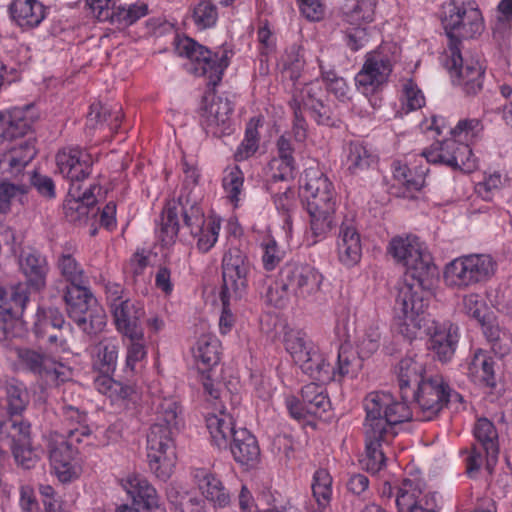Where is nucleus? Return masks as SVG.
<instances>
[{
    "label": "nucleus",
    "instance_id": "obj_1",
    "mask_svg": "<svg viewBox=\"0 0 512 512\" xmlns=\"http://www.w3.org/2000/svg\"><path fill=\"white\" fill-rule=\"evenodd\" d=\"M392 257L406 267L411 283H404L395 299L394 311L405 319L407 330L421 328L428 308L429 296L438 279V269L431 254L416 236L394 237L388 246Z\"/></svg>",
    "mask_w": 512,
    "mask_h": 512
},
{
    "label": "nucleus",
    "instance_id": "obj_2",
    "mask_svg": "<svg viewBox=\"0 0 512 512\" xmlns=\"http://www.w3.org/2000/svg\"><path fill=\"white\" fill-rule=\"evenodd\" d=\"M92 166L91 156L79 149H70L66 159V180L69 190L66 195V221L74 226H85L99 213L96 207L97 198L94 190L99 187L89 185L83 189V181L90 175Z\"/></svg>",
    "mask_w": 512,
    "mask_h": 512
},
{
    "label": "nucleus",
    "instance_id": "obj_3",
    "mask_svg": "<svg viewBox=\"0 0 512 512\" xmlns=\"http://www.w3.org/2000/svg\"><path fill=\"white\" fill-rule=\"evenodd\" d=\"M180 407L172 399H164L157 408V422L147 434V459L157 478L167 480L175 464L173 430L179 423Z\"/></svg>",
    "mask_w": 512,
    "mask_h": 512
},
{
    "label": "nucleus",
    "instance_id": "obj_4",
    "mask_svg": "<svg viewBox=\"0 0 512 512\" xmlns=\"http://www.w3.org/2000/svg\"><path fill=\"white\" fill-rule=\"evenodd\" d=\"M441 22L448 38L451 53L449 67L462 62L461 45L484 30L482 14L473 0H449L442 5Z\"/></svg>",
    "mask_w": 512,
    "mask_h": 512
},
{
    "label": "nucleus",
    "instance_id": "obj_5",
    "mask_svg": "<svg viewBox=\"0 0 512 512\" xmlns=\"http://www.w3.org/2000/svg\"><path fill=\"white\" fill-rule=\"evenodd\" d=\"M303 188L307 193V211L310 215L311 231L316 237L324 236L333 226L335 200L332 183L322 173L313 177L306 174Z\"/></svg>",
    "mask_w": 512,
    "mask_h": 512
},
{
    "label": "nucleus",
    "instance_id": "obj_6",
    "mask_svg": "<svg viewBox=\"0 0 512 512\" xmlns=\"http://www.w3.org/2000/svg\"><path fill=\"white\" fill-rule=\"evenodd\" d=\"M88 281L81 280V273L73 278V284L66 286V314L85 334L91 336L101 332L106 325L104 314H93L91 307L96 303L87 287Z\"/></svg>",
    "mask_w": 512,
    "mask_h": 512
},
{
    "label": "nucleus",
    "instance_id": "obj_7",
    "mask_svg": "<svg viewBox=\"0 0 512 512\" xmlns=\"http://www.w3.org/2000/svg\"><path fill=\"white\" fill-rule=\"evenodd\" d=\"M252 268L247 253L239 247H230L224 253L221 263L223 284L220 299L225 312L232 301L238 302L245 295Z\"/></svg>",
    "mask_w": 512,
    "mask_h": 512
},
{
    "label": "nucleus",
    "instance_id": "obj_8",
    "mask_svg": "<svg viewBox=\"0 0 512 512\" xmlns=\"http://www.w3.org/2000/svg\"><path fill=\"white\" fill-rule=\"evenodd\" d=\"M175 51L179 56L186 57L191 61V72L207 77L208 86L218 85L228 66V58L225 54L219 57L190 37L177 39Z\"/></svg>",
    "mask_w": 512,
    "mask_h": 512
},
{
    "label": "nucleus",
    "instance_id": "obj_9",
    "mask_svg": "<svg viewBox=\"0 0 512 512\" xmlns=\"http://www.w3.org/2000/svg\"><path fill=\"white\" fill-rule=\"evenodd\" d=\"M495 271V263L489 255L463 256L450 262L444 272L446 282L455 286H469L487 280Z\"/></svg>",
    "mask_w": 512,
    "mask_h": 512
},
{
    "label": "nucleus",
    "instance_id": "obj_10",
    "mask_svg": "<svg viewBox=\"0 0 512 512\" xmlns=\"http://www.w3.org/2000/svg\"><path fill=\"white\" fill-rule=\"evenodd\" d=\"M410 400L419 408V420L430 421L451 402V389L442 376H430L419 383Z\"/></svg>",
    "mask_w": 512,
    "mask_h": 512
},
{
    "label": "nucleus",
    "instance_id": "obj_11",
    "mask_svg": "<svg viewBox=\"0 0 512 512\" xmlns=\"http://www.w3.org/2000/svg\"><path fill=\"white\" fill-rule=\"evenodd\" d=\"M425 309V320L422 322L421 328H412L407 330L405 319L400 313L396 315L397 318L402 321L400 323V332L409 338L417 337L418 333L423 329L428 335H430L428 341V349L431 350L435 356L441 362H448L451 360L455 353L456 345L458 343V327L453 324H449L448 327H438L433 323V326H427L429 319Z\"/></svg>",
    "mask_w": 512,
    "mask_h": 512
},
{
    "label": "nucleus",
    "instance_id": "obj_12",
    "mask_svg": "<svg viewBox=\"0 0 512 512\" xmlns=\"http://www.w3.org/2000/svg\"><path fill=\"white\" fill-rule=\"evenodd\" d=\"M322 276L308 264L288 262L278 274V284L296 298H306L319 290Z\"/></svg>",
    "mask_w": 512,
    "mask_h": 512
},
{
    "label": "nucleus",
    "instance_id": "obj_13",
    "mask_svg": "<svg viewBox=\"0 0 512 512\" xmlns=\"http://www.w3.org/2000/svg\"><path fill=\"white\" fill-rule=\"evenodd\" d=\"M392 72V63L387 55L379 51L367 53L361 70L355 76L357 89L366 96L378 91Z\"/></svg>",
    "mask_w": 512,
    "mask_h": 512
},
{
    "label": "nucleus",
    "instance_id": "obj_14",
    "mask_svg": "<svg viewBox=\"0 0 512 512\" xmlns=\"http://www.w3.org/2000/svg\"><path fill=\"white\" fill-rule=\"evenodd\" d=\"M18 365L23 371L32 373L47 383L59 386L63 363L30 348H14Z\"/></svg>",
    "mask_w": 512,
    "mask_h": 512
},
{
    "label": "nucleus",
    "instance_id": "obj_15",
    "mask_svg": "<svg viewBox=\"0 0 512 512\" xmlns=\"http://www.w3.org/2000/svg\"><path fill=\"white\" fill-rule=\"evenodd\" d=\"M193 356L197 361L198 369L203 375V387L206 393H208L213 399L220 398V383L215 385L212 374L214 367L218 365L220 361L219 355V341L216 338L209 336H201L193 348Z\"/></svg>",
    "mask_w": 512,
    "mask_h": 512
},
{
    "label": "nucleus",
    "instance_id": "obj_16",
    "mask_svg": "<svg viewBox=\"0 0 512 512\" xmlns=\"http://www.w3.org/2000/svg\"><path fill=\"white\" fill-rule=\"evenodd\" d=\"M117 329L129 340L143 339L144 331L140 319L144 309L139 302L126 299L124 302L113 304L111 310Z\"/></svg>",
    "mask_w": 512,
    "mask_h": 512
},
{
    "label": "nucleus",
    "instance_id": "obj_17",
    "mask_svg": "<svg viewBox=\"0 0 512 512\" xmlns=\"http://www.w3.org/2000/svg\"><path fill=\"white\" fill-rule=\"evenodd\" d=\"M451 53L445 60V67L452 77H457V84L462 87L466 96H475L483 88V77L485 70L478 61L464 60L457 63L455 67H449Z\"/></svg>",
    "mask_w": 512,
    "mask_h": 512
},
{
    "label": "nucleus",
    "instance_id": "obj_18",
    "mask_svg": "<svg viewBox=\"0 0 512 512\" xmlns=\"http://www.w3.org/2000/svg\"><path fill=\"white\" fill-rule=\"evenodd\" d=\"M28 299L26 288L22 285L16 286L11 293L0 286V335L4 338L13 334L17 322L14 306L24 308Z\"/></svg>",
    "mask_w": 512,
    "mask_h": 512
},
{
    "label": "nucleus",
    "instance_id": "obj_19",
    "mask_svg": "<svg viewBox=\"0 0 512 512\" xmlns=\"http://www.w3.org/2000/svg\"><path fill=\"white\" fill-rule=\"evenodd\" d=\"M394 436L395 432L365 431V456L360 459L363 469L375 474L385 466L386 457L382 445L389 444Z\"/></svg>",
    "mask_w": 512,
    "mask_h": 512
},
{
    "label": "nucleus",
    "instance_id": "obj_20",
    "mask_svg": "<svg viewBox=\"0 0 512 512\" xmlns=\"http://www.w3.org/2000/svg\"><path fill=\"white\" fill-rule=\"evenodd\" d=\"M37 118L33 105L15 107L5 114V122L0 134V141H12L25 136Z\"/></svg>",
    "mask_w": 512,
    "mask_h": 512
},
{
    "label": "nucleus",
    "instance_id": "obj_21",
    "mask_svg": "<svg viewBox=\"0 0 512 512\" xmlns=\"http://www.w3.org/2000/svg\"><path fill=\"white\" fill-rule=\"evenodd\" d=\"M228 447L234 460L247 468L255 467L260 460V448L254 435L246 428L237 430L235 438Z\"/></svg>",
    "mask_w": 512,
    "mask_h": 512
},
{
    "label": "nucleus",
    "instance_id": "obj_22",
    "mask_svg": "<svg viewBox=\"0 0 512 512\" xmlns=\"http://www.w3.org/2000/svg\"><path fill=\"white\" fill-rule=\"evenodd\" d=\"M424 372L423 364L415 358L405 357L400 360L396 367V373L401 399L410 400L411 394L419 386V383L424 382L428 378L423 375Z\"/></svg>",
    "mask_w": 512,
    "mask_h": 512
},
{
    "label": "nucleus",
    "instance_id": "obj_23",
    "mask_svg": "<svg viewBox=\"0 0 512 512\" xmlns=\"http://www.w3.org/2000/svg\"><path fill=\"white\" fill-rule=\"evenodd\" d=\"M11 19L21 28L37 27L45 18V8L38 0H12L9 5Z\"/></svg>",
    "mask_w": 512,
    "mask_h": 512
},
{
    "label": "nucleus",
    "instance_id": "obj_24",
    "mask_svg": "<svg viewBox=\"0 0 512 512\" xmlns=\"http://www.w3.org/2000/svg\"><path fill=\"white\" fill-rule=\"evenodd\" d=\"M233 104L228 98L216 97L205 109L206 126L216 137H221L230 128Z\"/></svg>",
    "mask_w": 512,
    "mask_h": 512
},
{
    "label": "nucleus",
    "instance_id": "obj_25",
    "mask_svg": "<svg viewBox=\"0 0 512 512\" xmlns=\"http://www.w3.org/2000/svg\"><path fill=\"white\" fill-rule=\"evenodd\" d=\"M393 400V396L389 392L370 393L365 399L366 420L364 423L365 431L370 429L382 431V433L392 432L386 428L385 413L382 414L383 408L386 409L389 401Z\"/></svg>",
    "mask_w": 512,
    "mask_h": 512
},
{
    "label": "nucleus",
    "instance_id": "obj_26",
    "mask_svg": "<svg viewBox=\"0 0 512 512\" xmlns=\"http://www.w3.org/2000/svg\"><path fill=\"white\" fill-rule=\"evenodd\" d=\"M31 440V425L22 414H6L0 421V442L9 448Z\"/></svg>",
    "mask_w": 512,
    "mask_h": 512
},
{
    "label": "nucleus",
    "instance_id": "obj_27",
    "mask_svg": "<svg viewBox=\"0 0 512 512\" xmlns=\"http://www.w3.org/2000/svg\"><path fill=\"white\" fill-rule=\"evenodd\" d=\"M205 420L212 443L219 449L228 448L229 443L235 438L238 430L235 428L232 416L224 411H220L218 415L208 414Z\"/></svg>",
    "mask_w": 512,
    "mask_h": 512
},
{
    "label": "nucleus",
    "instance_id": "obj_28",
    "mask_svg": "<svg viewBox=\"0 0 512 512\" xmlns=\"http://www.w3.org/2000/svg\"><path fill=\"white\" fill-rule=\"evenodd\" d=\"M338 255L340 261L351 266L361 258L360 235L351 224L343 222L339 231Z\"/></svg>",
    "mask_w": 512,
    "mask_h": 512
},
{
    "label": "nucleus",
    "instance_id": "obj_29",
    "mask_svg": "<svg viewBox=\"0 0 512 512\" xmlns=\"http://www.w3.org/2000/svg\"><path fill=\"white\" fill-rule=\"evenodd\" d=\"M474 435L487 454V467H492L496 464L499 453L498 433L494 424L487 418L478 419Z\"/></svg>",
    "mask_w": 512,
    "mask_h": 512
},
{
    "label": "nucleus",
    "instance_id": "obj_30",
    "mask_svg": "<svg viewBox=\"0 0 512 512\" xmlns=\"http://www.w3.org/2000/svg\"><path fill=\"white\" fill-rule=\"evenodd\" d=\"M177 205L181 209L184 226L190 231L193 237L203 233L205 225L204 212L200 208L196 199L191 198V192L186 195L181 194L178 197Z\"/></svg>",
    "mask_w": 512,
    "mask_h": 512
},
{
    "label": "nucleus",
    "instance_id": "obj_31",
    "mask_svg": "<svg viewBox=\"0 0 512 512\" xmlns=\"http://www.w3.org/2000/svg\"><path fill=\"white\" fill-rule=\"evenodd\" d=\"M299 366L305 374L317 381L324 383L336 379L335 368L326 363L316 346Z\"/></svg>",
    "mask_w": 512,
    "mask_h": 512
},
{
    "label": "nucleus",
    "instance_id": "obj_32",
    "mask_svg": "<svg viewBox=\"0 0 512 512\" xmlns=\"http://www.w3.org/2000/svg\"><path fill=\"white\" fill-rule=\"evenodd\" d=\"M45 448L51 473L64 482V435L53 431L45 436Z\"/></svg>",
    "mask_w": 512,
    "mask_h": 512
},
{
    "label": "nucleus",
    "instance_id": "obj_33",
    "mask_svg": "<svg viewBox=\"0 0 512 512\" xmlns=\"http://www.w3.org/2000/svg\"><path fill=\"white\" fill-rule=\"evenodd\" d=\"M90 435V429L86 425V414L73 406H66V457L71 451L73 442H81L82 436Z\"/></svg>",
    "mask_w": 512,
    "mask_h": 512
},
{
    "label": "nucleus",
    "instance_id": "obj_34",
    "mask_svg": "<svg viewBox=\"0 0 512 512\" xmlns=\"http://www.w3.org/2000/svg\"><path fill=\"white\" fill-rule=\"evenodd\" d=\"M6 393V414H22L29 404V394L23 383L15 378L3 382Z\"/></svg>",
    "mask_w": 512,
    "mask_h": 512
},
{
    "label": "nucleus",
    "instance_id": "obj_35",
    "mask_svg": "<svg viewBox=\"0 0 512 512\" xmlns=\"http://www.w3.org/2000/svg\"><path fill=\"white\" fill-rule=\"evenodd\" d=\"M301 397L306 412L310 415L321 417L330 409L331 403L328 395L321 386L315 383H309L302 387Z\"/></svg>",
    "mask_w": 512,
    "mask_h": 512
},
{
    "label": "nucleus",
    "instance_id": "obj_36",
    "mask_svg": "<svg viewBox=\"0 0 512 512\" xmlns=\"http://www.w3.org/2000/svg\"><path fill=\"white\" fill-rule=\"evenodd\" d=\"M20 267L27 277V281L35 290L45 285L46 265L45 259L36 252H29L22 256Z\"/></svg>",
    "mask_w": 512,
    "mask_h": 512
},
{
    "label": "nucleus",
    "instance_id": "obj_37",
    "mask_svg": "<svg viewBox=\"0 0 512 512\" xmlns=\"http://www.w3.org/2000/svg\"><path fill=\"white\" fill-rule=\"evenodd\" d=\"M127 484V492L132 497L134 503L142 504L146 509L158 506L156 489L145 478L134 476L127 480Z\"/></svg>",
    "mask_w": 512,
    "mask_h": 512
},
{
    "label": "nucleus",
    "instance_id": "obj_38",
    "mask_svg": "<svg viewBox=\"0 0 512 512\" xmlns=\"http://www.w3.org/2000/svg\"><path fill=\"white\" fill-rule=\"evenodd\" d=\"M348 170L352 174H359L366 171L376 162V156L362 143L350 142L348 147Z\"/></svg>",
    "mask_w": 512,
    "mask_h": 512
},
{
    "label": "nucleus",
    "instance_id": "obj_39",
    "mask_svg": "<svg viewBox=\"0 0 512 512\" xmlns=\"http://www.w3.org/2000/svg\"><path fill=\"white\" fill-rule=\"evenodd\" d=\"M285 348L292 356L294 362L298 365L304 361L309 353L314 349L315 345L307 338V335L301 331L289 332L285 335Z\"/></svg>",
    "mask_w": 512,
    "mask_h": 512
},
{
    "label": "nucleus",
    "instance_id": "obj_40",
    "mask_svg": "<svg viewBox=\"0 0 512 512\" xmlns=\"http://www.w3.org/2000/svg\"><path fill=\"white\" fill-rule=\"evenodd\" d=\"M266 189L272 195L277 210L286 216L285 221L288 222L290 219L289 213L295 204V193L290 184L267 182Z\"/></svg>",
    "mask_w": 512,
    "mask_h": 512
},
{
    "label": "nucleus",
    "instance_id": "obj_41",
    "mask_svg": "<svg viewBox=\"0 0 512 512\" xmlns=\"http://www.w3.org/2000/svg\"><path fill=\"white\" fill-rule=\"evenodd\" d=\"M368 24L351 25L345 30L346 45L352 51H358L367 47L371 40L378 36V31L375 27Z\"/></svg>",
    "mask_w": 512,
    "mask_h": 512
},
{
    "label": "nucleus",
    "instance_id": "obj_42",
    "mask_svg": "<svg viewBox=\"0 0 512 512\" xmlns=\"http://www.w3.org/2000/svg\"><path fill=\"white\" fill-rule=\"evenodd\" d=\"M180 229L178 209L176 203L168 205L162 213L160 239L163 245L168 246L175 242Z\"/></svg>",
    "mask_w": 512,
    "mask_h": 512
},
{
    "label": "nucleus",
    "instance_id": "obj_43",
    "mask_svg": "<svg viewBox=\"0 0 512 512\" xmlns=\"http://www.w3.org/2000/svg\"><path fill=\"white\" fill-rule=\"evenodd\" d=\"M449 148L453 150V157L451 158V168L453 170H460L465 173H470L476 169V160L473 157L472 149L468 144L463 142L451 143Z\"/></svg>",
    "mask_w": 512,
    "mask_h": 512
},
{
    "label": "nucleus",
    "instance_id": "obj_44",
    "mask_svg": "<svg viewBox=\"0 0 512 512\" xmlns=\"http://www.w3.org/2000/svg\"><path fill=\"white\" fill-rule=\"evenodd\" d=\"M363 358L359 351L356 353L349 346L342 345L338 351L336 376L342 378L345 375L356 373L361 367Z\"/></svg>",
    "mask_w": 512,
    "mask_h": 512
},
{
    "label": "nucleus",
    "instance_id": "obj_45",
    "mask_svg": "<svg viewBox=\"0 0 512 512\" xmlns=\"http://www.w3.org/2000/svg\"><path fill=\"white\" fill-rule=\"evenodd\" d=\"M259 119L252 118L247 124L245 138L239 145L235 158L238 161L244 160L252 156L258 149V124Z\"/></svg>",
    "mask_w": 512,
    "mask_h": 512
},
{
    "label": "nucleus",
    "instance_id": "obj_46",
    "mask_svg": "<svg viewBox=\"0 0 512 512\" xmlns=\"http://www.w3.org/2000/svg\"><path fill=\"white\" fill-rule=\"evenodd\" d=\"M192 18L198 29L213 27L218 19L216 5L210 0L200 1L193 9Z\"/></svg>",
    "mask_w": 512,
    "mask_h": 512
},
{
    "label": "nucleus",
    "instance_id": "obj_47",
    "mask_svg": "<svg viewBox=\"0 0 512 512\" xmlns=\"http://www.w3.org/2000/svg\"><path fill=\"white\" fill-rule=\"evenodd\" d=\"M451 143H455V139H445L433 143L429 148L423 150L424 156L428 162L434 164H443L451 168V158L453 157V150L448 148Z\"/></svg>",
    "mask_w": 512,
    "mask_h": 512
},
{
    "label": "nucleus",
    "instance_id": "obj_48",
    "mask_svg": "<svg viewBox=\"0 0 512 512\" xmlns=\"http://www.w3.org/2000/svg\"><path fill=\"white\" fill-rule=\"evenodd\" d=\"M412 400L389 401L385 409V420L386 428L393 431V426L405 421H409L412 418V412L408 406V403Z\"/></svg>",
    "mask_w": 512,
    "mask_h": 512
},
{
    "label": "nucleus",
    "instance_id": "obj_49",
    "mask_svg": "<svg viewBox=\"0 0 512 512\" xmlns=\"http://www.w3.org/2000/svg\"><path fill=\"white\" fill-rule=\"evenodd\" d=\"M117 347L114 344L100 343L97 347V360L94 367L103 375H111L116 368Z\"/></svg>",
    "mask_w": 512,
    "mask_h": 512
},
{
    "label": "nucleus",
    "instance_id": "obj_50",
    "mask_svg": "<svg viewBox=\"0 0 512 512\" xmlns=\"http://www.w3.org/2000/svg\"><path fill=\"white\" fill-rule=\"evenodd\" d=\"M201 491L215 506L225 507L230 502L229 493L225 491L222 482L215 476L201 484Z\"/></svg>",
    "mask_w": 512,
    "mask_h": 512
},
{
    "label": "nucleus",
    "instance_id": "obj_51",
    "mask_svg": "<svg viewBox=\"0 0 512 512\" xmlns=\"http://www.w3.org/2000/svg\"><path fill=\"white\" fill-rule=\"evenodd\" d=\"M225 173L222 180L223 188L227 192L229 199L232 202H237L243 187L244 174L238 166L226 169Z\"/></svg>",
    "mask_w": 512,
    "mask_h": 512
},
{
    "label": "nucleus",
    "instance_id": "obj_52",
    "mask_svg": "<svg viewBox=\"0 0 512 512\" xmlns=\"http://www.w3.org/2000/svg\"><path fill=\"white\" fill-rule=\"evenodd\" d=\"M148 13V6L145 3L132 4L127 8L118 6L112 23H118L125 26L134 24L141 17L146 16Z\"/></svg>",
    "mask_w": 512,
    "mask_h": 512
},
{
    "label": "nucleus",
    "instance_id": "obj_53",
    "mask_svg": "<svg viewBox=\"0 0 512 512\" xmlns=\"http://www.w3.org/2000/svg\"><path fill=\"white\" fill-rule=\"evenodd\" d=\"M323 94L324 92L318 83H310L303 87L299 93L294 94L293 97H298L301 108L311 110L323 101Z\"/></svg>",
    "mask_w": 512,
    "mask_h": 512
},
{
    "label": "nucleus",
    "instance_id": "obj_54",
    "mask_svg": "<svg viewBox=\"0 0 512 512\" xmlns=\"http://www.w3.org/2000/svg\"><path fill=\"white\" fill-rule=\"evenodd\" d=\"M10 450L12 451L17 465L21 466L23 469H31L35 467L38 462V456L32 448L31 440L27 441V443L25 442L13 446Z\"/></svg>",
    "mask_w": 512,
    "mask_h": 512
},
{
    "label": "nucleus",
    "instance_id": "obj_55",
    "mask_svg": "<svg viewBox=\"0 0 512 512\" xmlns=\"http://www.w3.org/2000/svg\"><path fill=\"white\" fill-rule=\"evenodd\" d=\"M112 117V111L101 102H95L90 105V111L87 114L86 128L88 130L102 129L105 127L108 118Z\"/></svg>",
    "mask_w": 512,
    "mask_h": 512
},
{
    "label": "nucleus",
    "instance_id": "obj_56",
    "mask_svg": "<svg viewBox=\"0 0 512 512\" xmlns=\"http://www.w3.org/2000/svg\"><path fill=\"white\" fill-rule=\"evenodd\" d=\"M376 5L377 0H356L347 16L351 21L370 23L374 20Z\"/></svg>",
    "mask_w": 512,
    "mask_h": 512
},
{
    "label": "nucleus",
    "instance_id": "obj_57",
    "mask_svg": "<svg viewBox=\"0 0 512 512\" xmlns=\"http://www.w3.org/2000/svg\"><path fill=\"white\" fill-rule=\"evenodd\" d=\"M271 169H277L278 172H274L270 179L267 182H274L276 184H285L289 183L294 178V169L295 162L290 163L289 166H286V161H282V159H273L270 162Z\"/></svg>",
    "mask_w": 512,
    "mask_h": 512
},
{
    "label": "nucleus",
    "instance_id": "obj_58",
    "mask_svg": "<svg viewBox=\"0 0 512 512\" xmlns=\"http://www.w3.org/2000/svg\"><path fill=\"white\" fill-rule=\"evenodd\" d=\"M380 332L377 326H370L363 338L360 340L358 348L361 357H369L379 348Z\"/></svg>",
    "mask_w": 512,
    "mask_h": 512
},
{
    "label": "nucleus",
    "instance_id": "obj_59",
    "mask_svg": "<svg viewBox=\"0 0 512 512\" xmlns=\"http://www.w3.org/2000/svg\"><path fill=\"white\" fill-rule=\"evenodd\" d=\"M86 4L90 7L93 13H95L98 20L113 21L117 8L115 7L113 0H86Z\"/></svg>",
    "mask_w": 512,
    "mask_h": 512
},
{
    "label": "nucleus",
    "instance_id": "obj_60",
    "mask_svg": "<svg viewBox=\"0 0 512 512\" xmlns=\"http://www.w3.org/2000/svg\"><path fill=\"white\" fill-rule=\"evenodd\" d=\"M309 111L318 124L329 127L339 126L340 120L334 115L330 106L324 103V100Z\"/></svg>",
    "mask_w": 512,
    "mask_h": 512
},
{
    "label": "nucleus",
    "instance_id": "obj_61",
    "mask_svg": "<svg viewBox=\"0 0 512 512\" xmlns=\"http://www.w3.org/2000/svg\"><path fill=\"white\" fill-rule=\"evenodd\" d=\"M30 182L41 196L48 199H53L56 196L55 184L52 178L34 171L30 177Z\"/></svg>",
    "mask_w": 512,
    "mask_h": 512
},
{
    "label": "nucleus",
    "instance_id": "obj_62",
    "mask_svg": "<svg viewBox=\"0 0 512 512\" xmlns=\"http://www.w3.org/2000/svg\"><path fill=\"white\" fill-rule=\"evenodd\" d=\"M39 492L46 512H62V499L51 485L41 484Z\"/></svg>",
    "mask_w": 512,
    "mask_h": 512
},
{
    "label": "nucleus",
    "instance_id": "obj_63",
    "mask_svg": "<svg viewBox=\"0 0 512 512\" xmlns=\"http://www.w3.org/2000/svg\"><path fill=\"white\" fill-rule=\"evenodd\" d=\"M283 253L279 250L275 240H269L264 245V254L262 256L263 267L267 271H272L281 262Z\"/></svg>",
    "mask_w": 512,
    "mask_h": 512
},
{
    "label": "nucleus",
    "instance_id": "obj_64",
    "mask_svg": "<svg viewBox=\"0 0 512 512\" xmlns=\"http://www.w3.org/2000/svg\"><path fill=\"white\" fill-rule=\"evenodd\" d=\"M393 503L396 505L398 512H413L417 508L415 495L399 487H396Z\"/></svg>",
    "mask_w": 512,
    "mask_h": 512
}]
</instances>
